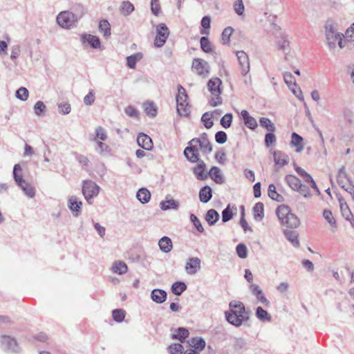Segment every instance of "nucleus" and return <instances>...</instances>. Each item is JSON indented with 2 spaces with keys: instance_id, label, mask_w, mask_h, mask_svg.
<instances>
[{
  "instance_id": "nucleus-1",
  "label": "nucleus",
  "mask_w": 354,
  "mask_h": 354,
  "mask_svg": "<svg viewBox=\"0 0 354 354\" xmlns=\"http://www.w3.org/2000/svg\"><path fill=\"white\" fill-rule=\"evenodd\" d=\"M184 150V156L189 161H196L199 156L198 151L201 149L203 153H209L212 151V147L207 138V135L204 133L200 138L191 140Z\"/></svg>"
},
{
  "instance_id": "nucleus-2",
  "label": "nucleus",
  "mask_w": 354,
  "mask_h": 354,
  "mask_svg": "<svg viewBox=\"0 0 354 354\" xmlns=\"http://www.w3.org/2000/svg\"><path fill=\"white\" fill-rule=\"evenodd\" d=\"M230 311L225 313L227 321L235 326H240L249 319V314L245 311L243 304L238 301H232L230 304Z\"/></svg>"
},
{
  "instance_id": "nucleus-3",
  "label": "nucleus",
  "mask_w": 354,
  "mask_h": 354,
  "mask_svg": "<svg viewBox=\"0 0 354 354\" xmlns=\"http://www.w3.org/2000/svg\"><path fill=\"white\" fill-rule=\"evenodd\" d=\"M276 214L283 225L290 229L297 228L299 225V218L290 212L288 206L281 205L278 207Z\"/></svg>"
},
{
  "instance_id": "nucleus-4",
  "label": "nucleus",
  "mask_w": 354,
  "mask_h": 354,
  "mask_svg": "<svg viewBox=\"0 0 354 354\" xmlns=\"http://www.w3.org/2000/svg\"><path fill=\"white\" fill-rule=\"evenodd\" d=\"M22 168L19 164H16L13 168V177L15 181L23 190L24 193L29 198H33L35 195L34 188L28 183H26L21 175Z\"/></svg>"
},
{
  "instance_id": "nucleus-5",
  "label": "nucleus",
  "mask_w": 354,
  "mask_h": 354,
  "mask_svg": "<svg viewBox=\"0 0 354 354\" xmlns=\"http://www.w3.org/2000/svg\"><path fill=\"white\" fill-rule=\"evenodd\" d=\"M80 18L70 11H62L57 17V23L62 28L71 29L76 26Z\"/></svg>"
},
{
  "instance_id": "nucleus-6",
  "label": "nucleus",
  "mask_w": 354,
  "mask_h": 354,
  "mask_svg": "<svg viewBox=\"0 0 354 354\" xmlns=\"http://www.w3.org/2000/svg\"><path fill=\"white\" fill-rule=\"evenodd\" d=\"M100 192V187L91 180H84L82 185V194L86 201L91 204L93 198L97 196Z\"/></svg>"
},
{
  "instance_id": "nucleus-7",
  "label": "nucleus",
  "mask_w": 354,
  "mask_h": 354,
  "mask_svg": "<svg viewBox=\"0 0 354 354\" xmlns=\"http://www.w3.org/2000/svg\"><path fill=\"white\" fill-rule=\"evenodd\" d=\"M340 34L339 32H336L333 22L332 21H327L325 25V36L330 48H335L337 35Z\"/></svg>"
},
{
  "instance_id": "nucleus-8",
  "label": "nucleus",
  "mask_w": 354,
  "mask_h": 354,
  "mask_svg": "<svg viewBox=\"0 0 354 354\" xmlns=\"http://www.w3.org/2000/svg\"><path fill=\"white\" fill-rule=\"evenodd\" d=\"M0 344L2 349L11 353H19L20 348L14 337L9 335L0 336Z\"/></svg>"
},
{
  "instance_id": "nucleus-9",
  "label": "nucleus",
  "mask_w": 354,
  "mask_h": 354,
  "mask_svg": "<svg viewBox=\"0 0 354 354\" xmlns=\"http://www.w3.org/2000/svg\"><path fill=\"white\" fill-rule=\"evenodd\" d=\"M169 35V30L165 24H160L156 26V36L154 40V45L162 47L166 42Z\"/></svg>"
},
{
  "instance_id": "nucleus-10",
  "label": "nucleus",
  "mask_w": 354,
  "mask_h": 354,
  "mask_svg": "<svg viewBox=\"0 0 354 354\" xmlns=\"http://www.w3.org/2000/svg\"><path fill=\"white\" fill-rule=\"evenodd\" d=\"M209 64L202 59H194L192 62V70L203 77L209 75Z\"/></svg>"
},
{
  "instance_id": "nucleus-11",
  "label": "nucleus",
  "mask_w": 354,
  "mask_h": 354,
  "mask_svg": "<svg viewBox=\"0 0 354 354\" xmlns=\"http://www.w3.org/2000/svg\"><path fill=\"white\" fill-rule=\"evenodd\" d=\"M190 162H196L197 165L196 167L192 168V171L195 174L196 178L199 180H203L207 178L208 173H205L207 167L205 162L199 158L198 156V160L196 161H189Z\"/></svg>"
},
{
  "instance_id": "nucleus-12",
  "label": "nucleus",
  "mask_w": 354,
  "mask_h": 354,
  "mask_svg": "<svg viewBox=\"0 0 354 354\" xmlns=\"http://www.w3.org/2000/svg\"><path fill=\"white\" fill-rule=\"evenodd\" d=\"M236 55L240 65L241 73L243 75H246L250 70L249 57L243 50L236 52Z\"/></svg>"
},
{
  "instance_id": "nucleus-13",
  "label": "nucleus",
  "mask_w": 354,
  "mask_h": 354,
  "mask_svg": "<svg viewBox=\"0 0 354 354\" xmlns=\"http://www.w3.org/2000/svg\"><path fill=\"white\" fill-rule=\"evenodd\" d=\"M201 264L198 257L189 258L185 266V272L190 275L195 274L201 269Z\"/></svg>"
},
{
  "instance_id": "nucleus-14",
  "label": "nucleus",
  "mask_w": 354,
  "mask_h": 354,
  "mask_svg": "<svg viewBox=\"0 0 354 354\" xmlns=\"http://www.w3.org/2000/svg\"><path fill=\"white\" fill-rule=\"evenodd\" d=\"M82 202L76 196H71L68 199V207L71 211L73 216L77 217L81 214Z\"/></svg>"
},
{
  "instance_id": "nucleus-15",
  "label": "nucleus",
  "mask_w": 354,
  "mask_h": 354,
  "mask_svg": "<svg viewBox=\"0 0 354 354\" xmlns=\"http://www.w3.org/2000/svg\"><path fill=\"white\" fill-rule=\"evenodd\" d=\"M338 185L346 191L348 186H353L351 183V180L347 176L344 167H342L339 170L337 176Z\"/></svg>"
},
{
  "instance_id": "nucleus-16",
  "label": "nucleus",
  "mask_w": 354,
  "mask_h": 354,
  "mask_svg": "<svg viewBox=\"0 0 354 354\" xmlns=\"http://www.w3.org/2000/svg\"><path fill=\"white\" fill-rule=\"evenodd\" d=\"M138 145L145 150H151L153 147L152 140L145 133H140L137 138Z\"/></svg>"
},
{
  "instance_id": "nucleus-17",
  "label": "nucleus",
  "mask_w": 354,
  "mask_h": 354,
  "mask_svg": "<svg viewBox=\"0 0 354 354\" xmlns=\"http://www.w3.org/2000/svg\"><path fill=\"white\" fill-rule=\"evenodd\" d=\"M207 175L217 184H223L225 182V178L221 169L217 167H212Z\"/></svg>"
},
{
  "instance_id": "nucleus-18",
  "label": "nucleus",
  "mask_w": 354,
  "mask_h": 354,
  "mask_svg": "<svg viewBox=\"0 0 354 354\" xmlns=\"http://www.w3.org/2000/svg\"><path fill=\"white\" fill-rule=\"evenodd\" d=\"M222 82L221 80L218 78H212L209 80L207 83V88L209 92L212 95H218L221 94V85Z\"/></svg>"
},
{
  "instance_id": "nucleus-19",
  "label": "nucleus",
  "mask_w": 354,
  "mask_h": 354,
  "mask_svg": "<svg viewBox=\"0 0 354 354\" xmlns=\"http://www.w3.org/2000/svg\"><path fill=\"white\" fill-rule=\"evenodd\" d=\"M167 294L162 289H154L151 292V299L156 304H162L166 301Z\"/></svg>"
},
{
  "instance_id": "nucleus-20",
  "label": "nucleus",
  "mask_w": 354,
  "mask_h": 354,
  "mask_svg": "<svg viewBox=\"0 0 354 354\" xmlns=\"http://www.w3.org/2000/svg\"><path fill=\"white\" fill-rule=\"evenodd\" d=\"M273 157L276 165L284 166L288 165L289 162L288 156L281 151H274Z\"/></svg>"
},
{
  "instance_id": "nucleus-21",
  "label": "nucleus",
  "mask_w": 354,
  "mask_h": 354,
  "mask_svg": "<svg viewBox=\"0 0 354 354\" xmlns=\"http://www.w3.org/2000/svg\"><path fill=\"white\" fill-rule=\"evenodd\" d=\"M179 207V203L173 198L169 199V196L166 197V200L161 201L160 207L162 210L166 211L169 209H177Z\"/></svg>"
},
{
  "instance_id": "nucleus-22",
  "label": "nucleus",
  "mask_w": 354,
  "mask_h": 354,
  "mask_svg": "<svg viewBox=\"0 0 354 354\" xmlns=\"http://www.w3.org/2000/svg\"><path fill=\"white\" fill-rule=\"evenodd\" d=\"M291 138L292 140L290 145L292 147H296V152L300 153L302 151L304 147L303 144V138L295 132L292 133Z\"/></svg>"
},
{
  "instance_id": "nucleus-23",
  "label": "nucleus",
  "mask_w": 354,
  "mask_h": 354,
  "mask_svg": "<svg viewBox=\"0 0 354 354\" xmlns=\"http://www.w3.org/2000/svg\"><path fill=\"white\" fill-rule=\"evenodd\" d=\"M81 40L82 43L88 42L94 48H97L100 46V39L95 35L84 34L82 35Z\"/></svg>"
},
{
  "instance_id": "nucleus-24",
  "label": "nucleus",
  "mask_w": 354,
  "mask_h": 354,
  "mask_svg": "<svg viewBox=\"0 0 354 354\" xmlns=\"http://www.w3.org/2000/svg\"><path fill=\"white\" fill-rule=\"evenodd\" d=\"M158 245L160 250L165 253L169 252L173 248L172 241L168 236L162 237L158 241Z\"/></svg>"
},
{
  "instance_id": "nucleus-25",
  "label": "nucleus",
  "mask_w": 354,
  "mask_h": 354,
  "mask_svg": "<svg viewBox=\"0 0 354 354\" xmlns=\"http://www.w3.org/2000/svg\"><path fill=\"white\" fill-rule=\"evenodd\" d=\"M212 197V191L209 186L205 185L199 191V198L201 202L206 203L210 201Z\"/></svg>"
},
{
  "instance_id": "nucleus-26",
  "label": "nucleus",
  "mask_w": 354,
  "mask_h": 354,
  "mask_svg": "<svg viewBox=\"0 0 354 354\" xmlns=\"http://www.w3.org/2000/svg\"><path fill=\"white\" fill-rule=\"evenodd\" d=\"M241 115L244 120L245 124L251 129H254L257 127V120L250 115L246 110H243Z\"/></svg>"
},
{
  "instance_id": "nucleus-27",
  "label": "nucleus",
  "mask_w": 354,
  "mask_h": 354,
  "mask_svg": "<svg viewBox=\"0 0 354 354\" xmlns=\"http://www.w3.org/2000/svg\"><path fill=\"white\" fill-rule=\"evenodd\" d=\"M111 270L115 274H123L127 272L128 267L124 261H117L113 263Z\"/></svg>"
},
{
  "instance_id": "nucleus-28",
  "label": "nucleus",
  "mask_w": 354,
  "mask_h": 354,
  "mask_svg": "<svg viewBox=\"0 0 354 354\" xmlns=\"http://www.w3.org/2000/svg\"><path fill=\"white\" fill-rule=\"evenodd\" d=\"M286 238L295 246L298 247L299 242L298 240V233L292 230H284L283 231Z\"/></svg>"
},
{
  "instance_id": "nucleus-29",
  "label": "nucleus",
  "mask_w": 354,
  "mask_h": 354,
  "mask_svg": "<svg viewBox=\"0 0 354 354\" xmlns=\"http://www.w3.org/2000/svg\"><path fill=\"white\" fill-rule=\"evenodd\" d=\"M277 48L284 53V58L288 60V53L289 50V41L286 37H281V39L277 42Z\"/></svg>"
},
{
  "instance_id": "nucleus-30",
  "label": "nucleus",
  "mask_w": 354,
  "mask_h": 354,
  "mask_svg": "<svg viewBox=\"0 0 354 354\" xmlns=\"http://www.w3.org/2000/svg\"><path fill=\"white\" fill-rule=\"evenodd\" d=\"M135 10L134 6L129 1H124L120 6V13L127 17Z\"/></svg>"
},
{
  "instance_id": "nucleus-31",
  "label": "nucleus",
  "mask_w": 354,
  "mask_h": 354,
  "mask_svg": "<svg viewBox=\"0 0 354 354\" xmlns=\"http://www.w3.org/2000/svg\"><path fill=\"white\" fill-rule=\"evenodd\" d=\"M136 198L142 204L147 203L151 198V193L146 188H140L136 194Z\"/></svg>"
},
{
  "instance_id": "nucleus-32",
  "label": "nucleus",
  "mask_w": 354,
  "mask_h": 354,
  "mask_svg": "<svg viewBox=\"0 0 354 354\" xmlns=\"http://www.w3.org/2000/svg\"><path fill=\"white\" fill-rule=\"evenodd\" d=\"M218 213L214 209L208 210L205 215V220L209 225H214L219 219Z\"/></svg>"
},
{
  "instance_id": "nucleus-33",
  "label": "nucleus",
  "mask_w": 354,
  "mask_h": 354,
  "mask_svg": "<svg viewBox=\"0 0 354 354\" xmlns=\"http://www.w3.org/2000/svg\"><path fill=\"white\" fill-rule=\"evenodd\" d=\"M189 345L194 348V350L198 351H202L205 346V342L201 337H194L190 339Z\"/></svg>"
},
{
  "instance_id": "nucleus-34",
  "label": "nucleus",
  "mask_w": 354,
  "mask_h": 354,
  "mask_svg": "<svg viewBox=\"0 0 354 354\" xmlns=\"http://www.w3.org/2000/svg\"><path fill=\"white\" fill-rule=\"evenodd\" d=\"M255 315L261 322H270L272 319L270 315L261 306L256 308Z\"/></svg>"
},
{
  "instance_id": "nucleus-35",
  "label": "nucleus",
  "mask_w": 354,
  "mask_h": 354,
  "mask_svg": "<svg viewBox=\"0 0 354 354\" xmlns=\"http://www.w3.org/2000/svg\"><path fill=\"white\" fill-rule=\"evenodd\" d=\"M285 180L288 186L294 191L298 189V186L300 185L301 180L299 178L294 175H287L285 177Z\"/></svg>"
},
{
  "instance_id": "nucleus-36",
  "label": "nucleus",
  "mask_w": 354,
  "mask_h": 354,
  "mask_svg": "<svg viewBox=\"0 0 354 354\" xmlns=\"http://www.w3.org/2000/svg\"><path fill=\"white\" fill-rule=\"evenodd\" d=\"M254 218L256 221H261L264 216L263 204L259 202L253 207Z\"/></svg>"
},
{
  "instance_id": "nucleus-37",
  "label": "nucleus",
  "mask_w": 354,
  "mask_h": 354,
  "mask_svg": "<svg viewBox=\"0 0 354 354\" xmlns=\"http://www.w3.org/2000/svg\"><path fill=\"white\" fill-rule=\"evenodd\" d=\"M99 30L105 37H109L111 35V25L106 19L100 21Z\"/></svg>"
},
{
  "instance_id": "nucleus-38",
  "label": "nucleus",
  "mask_w": 354,
  "mask_h": 354,
  "mask_svg": "<svg viewBox=\"0 0 354 354\" xmlns=\"http://www.w3.org/2000/svg\"><path fill=\"white\" fill-rule=\"evenodd\" d=\"M187 289V286L184 282L176 281L171 286V291L176 295H180Z\"/></svg>"
},
{
  "instance_id": "nucleus-39",
  "label": "nucleus",
  "mask_w": 354,
  "mask_h": 354,
  "mask_svg": "<svg viewBox=\"0 0 354 354\" xmlns=\"http://www.w3.org/2000/svg\"><path fill=\"white\" fill-rule=\"evenodd\" d=\"M189 333L187 328L180 327L176 330V333H174L171 337L172 339H177L180 342H183L188 337Z\"/></svg>"
},
{
  "instance_id": "nucleus-40",
  "label": "nucleus",
  "mask_w": 354,
  "mask_h": 354,
  "mask_svg": "<svg viewBox=\"0 0 354 354\" xmlns=\"http://www.w3.org/2000/svg\"><path fill=\"white\" fill-rule=\"evenodd\" d=\"M146 114L151 117H154L157 114L156 106L152 102H147L143 104Z\"/></svg>"
},
{
  "instance_id": "nucleus-41",
  "label": "nucleus",
  "mask_w": 354,
  "mask_h": 354,
  "mask_svg": "<svg viewBox=\"0 0 354 354\" xmlns=\"http://www.w3.org/2000/svg\"><path fill=\"white\" fill-rule=\"evenodd\" d=\"M268 192L269 197L272 200L278 202H281L283 201V196L277 192L274 185L270 184L268 186Z\"/></svg>"
},
{
  "instance_id": "nucleus-42",
  "label": "nucleus",
  "mask_w": 354,
  "mask_h": 354,
  "mask_svg": "<svg viewBox=\"0 0 354 354\" xmlns=\"http://www.w3.org/2000/svg\"><path fill=\"white\" fill-rule=\"evenodd\" d=\"M259 123L261 127L266 129L270 132H274L275 131L274 124L269 118L262 117L259 120Z\"/></svg>"
},
{
  "instance_id": "nucleus-43",
  "label": "nucleus",
  "mask_w": 354,
  "mask_h": 354,
  "mask_svg": "<svg viewBox=\"0 0 354 354\" xmlns=\"http://www.w3.org/2000/svg\"><path fill=\"white\" fill-rule=\"evenodd\" d=\"M234 32V29L231 26L226 27L221 35V39L223 44H230V37Z\"/></svg>"
},
{
  "instance_id": "nucleus-44",
  "label": "nucleus",
  "mask_w": 354,
  "mask_h": 354,
  "mask_svg": "<svg viewBox=\"0 0 354 354\" xmlns=\"http://www.w3.org/2000/svg\"><path fill=\"white\" fill-rule=\"evenodd\" d=\"M200 43L201 48L203 51L207 53L212 52V44L207 37H202L201 38Z\"/></svg>"
},
{
  "instance_id": "nucleus-45",
  "label": "nucleus",
  "mask_w": 354,
  "mask_h": 354,
  "mask_svg": "<svg viewBox=\"0 0 354 354\" xmlns=\"http://www.w3.org/2000/svg\"><path fill=\"white\" fill-rule=\"evenodd\" d=\"M142 58V55L140 53L134 54L127 57V66L130 68H134L137 62H138Z\"/></svg>"
},
{
  "instance_id": "nucleus-46",
  "label": "nucleus",
  "mask_w": 354,
  "mask_h": 354,
  "mask_svg": "<svg viewBox=\"0 0 354 354\" xmlns=\"http://www.w3.org/2000/svg\"><path fill=\"white\" fill-rule=\"evenodd\" d=\"M323 216L324 219L332 227H337L335 219L334 218L331 211L324 209L323 212Z\"/></svg>"
},
{
  "instance_id": "nucleus-47",
  "label": "nucleus",
  "mask_w": 354,
  "mask_h": 354,
  "mask_svg": "<svg viewBox=\"0 0 354 354\" xmlns=\"http://www.w3.org/2000/svg\"><path fill=\"white\" fill-rule=\"evenodd\" d=\"M234 12L239 15L242 16L244 14L245 6L243 0H236L233 3Z\"/></svg>"
},
{
  "instance_id": "nucleus-48",
  "label": "nucleus",
  "mask_w": 354,
  "mask_h": 354,
  "mask_svg": "<svg viewBox=\"0 0 354 354\" xmlns=\"http://www.w3.org/2000/svg\"><path fill=\"white\" fill-rule=\"evenodd\" d=\"M187 102H177L176 109L177 112L181 116H187L189 113V108H187Z\"/></svg>"
},
{
  "instance_id": "nucleus-49",
  "label": "nucleus",
  "mask_w": 354,
  "mask_h": 354,
  "mask_svg": "<svg viewBox=\"0 0 354 354\" xmlns=\"http://www.w3.org/2000/svg\"><path fill=\"white\" fill-rule=\"evenodd\" d=\"M112 316L116 322H122L125 317V311L122 309H115L112 312Z\"/></svg>"
},
{
  "instance_id": "nucleus-50",
  "label": "nucleus",
  "mask_w": 354,
  "mask_h": 354,
  "mask_svg": "<svg viewBox=\"0 0 354 354\" xmlns=\"http://www.w3.org/2000/svg\"><path fill=\"white\" fill-rule=\"evenodd\" d=\"M212 113H209L208 112H206L203 115L201 120L203 122L205 128L210 129L213 126L214 123L212 120Z\"/></svg>"
},
{
  "instance_id": "nucleus-51",
  "label": "nucleus",
  "mask_w": 354,
  "mask_h": 354,
  "mask_svg": "<svg viewBox=\"0 0 354 354\" xmlns=\"http://www.w3.org/2000/svg\"><path fill=\"white\" fill-rule=\"evenodd\" d=\"M28 90L25 87L19 88L15 93V96L17 99L21 101H26L28 97Z\"/></svg>"
},
{
  "instance_id": "nucleus-52",
  "label": "nucleus",
  "mask_w": 354,
  "mask_h": 354,
  "mask_svg": "<svg viewBox=\"0 0 354 354\" xmlns=\"http://www.w3.org/2000/svg\"><path fill=\"white\" fill-rule=\"evenodd\" d=\"M283 80L288 87L296 86L297 83L295 77L290 72H285L283 73Z\"/></svg>"
},
{
  "instance_id": "nucleus-53",
  "label": "nucleus",
  "mask_w": 354,
  "mask_h": 354,
  "mask_svg": "<svg viewBox=\"0 0 354 354\" xmlns=\"http://www.w3.org/2000/svg\"><path fill=\"white\" fill-rule=\"evenodd\" d=\"M236 253L238 256L241 259H245L248 256V249L247 247L243 244L239 243L237 245L236 248Z\"/></svg>"
},
{
  "instance_id": "nucleus-54",
  "label": "nucleus",
  "mask_w": 354,
  "mask_h": 354,
  "mask_svg": "<svg viewBox=\"0 0 354 354\" xmlns=\"http://www.w3.org/2000/svg\"><path fill=\"white\" fill-rule=\"evenodd\" d=\"M95 133H96V137L94 138L95 141H97V139L102 140V141H104L107 139L106 132L104 130V129L102 128V127H97L95 129Z\"/></svg>"
},
{
  "instance_id": "nucleus-55",
  "label": "nucleus",
  "mask_w": 354,
  "mask_h": 354,
  "mask_svg": "<svg viewBox=\"0 0 354 354\" xmlns=\"http://www.w3.org/2000/svg\"><path fill=\"white\" fill-rule=\"evenodd\" d=\"M232 121V114L226 113L221 120V124L225 129L229 128L231 126Z\"/></svg>"
},
{
  "instance_id": "nucleus-56",
  "label": "nucleus",
  "mask_w": 354,
  "mask_h": 354,
  "mask_svg": "<svg viewBox=\"0 0 354 354\" xmlns=\"http://www.w3.org/2000/svg\"><path fill=\"white\" fill-rule=\"evenodd\" d=\"M295 191L298 192L305 198H310L312 196L308 187L305 185H303L301 183H300V185H299L298 189H296Z\"/></svg>"
},
{
  "instance_id": "nucleus-57",
  "label": "nucleus",
  "mask_w": 354,
  "mask_h": 354,
  "mask_svg": "<svg viewBox=\"0 0 354 354\" xmlns=\"http://www.w3.org/2000/svg\"><path fill=\"white\" fill-rule=\"evenodd\" d=\"M46 109V105L41 101H38L35 103L34 106V111L35 115L39 116L44 113Z\"/></svg>"
},
{
  "instance_id": "nucleus-58",
  "label": "nucleus",
  "mask_w": 354,
  "mask_h": 354,
  "mask_svg": "<svg viewBox=\"0 0 354 354\" xmlns=\"http://www.w3.org/2000/svg\"><path fill=\"white\" fill-rule=\"evenodd\" d=\"M233 217V214L230 209V205L227 206L222 212V221L223 223H226L231 220Z\"/></svg>"
},
{
  "instance_id": "nucleus-59",
  "label": "nucleus",
  "mask_w": 354,
  "mask_h": 354,
  "mask_svg": "<svg viewBox=\"0 0 354 354\" xmlns=\"http://www.w3.org/2000/svg\"><path fill=\"white\" fill-rule=\"evenodd\" d=\"M342 216L348 221H351L353 218V214L351 213L348 205H343L339 207Z\"/></svg>"
},
{
  "instance_id": "nucleus-60",
  "label": "nucleus",
  "mask_w": 354,
  "mask_h": 354,
  "mask_svg": "<svg viewBox=\"0 0 354 354\" xmlns=\"http://www.w3.org/2000/svg\"><path fill=\"white\" fill-rule=\"evenodd\" d=\"M190 220H191L192 223H193V225L196 228V230L199 232H204V228H203L201 221H199V219L197 218L196 216H195L194 214H192L190 215Z\"/></svg>"
},
{
  "instance_id": "nucleus-61",
  "label": "nucleus",
  "mask_w": 354,
  "mask_h": 354,
  "mask_svg": "<svg viewBox=\"0 0 354 354\" xmlns=\"http://www.w3.org/2000/svg\"><path fill=\"white\" fill-rule=\"evenodd\" d=\"M171 354H184L183 346L180 344H174L169 346Z\"/></svg>"
},
{
  "instance_id": "nucleus-62",
  "label": "nucleus",
  "mask_w": 354,
  "mask_h": 354,
  "mask_svg": "<svg viewBox=\"0 0 354 354\" xmlns=\"http://www.w3.org/2000/svg\"><path fill=\"white\" fill-rule=\"evenodd\" d=\"M95 93L93 90H91L84 97V103L87 106L93 104L95 99Z\"/></svg>"
},
{
  "instance_id": "nucleus-63",
  "label": "nucleus",
  "mask_w": 354,
  "mask_h": 354,
  "mask_svg": "<svg viewBox=\"0 0 354 354\" xmlns=\"http://www.w3.org/2000/svg\"><path fill=\"white\" fill-rule=\"evenodd\" d=\"M97 144L96 151L100 154H103L104 153H106L109 151V147L107 145L103 143L102 141L97 140L95 141Z\"/></svg>"
},
{
  "instance_id": "nucleus-64",
  "label": "nucleus",
  "mask_w": 354,
  "mask_h": 354,
  "mask_svg": "<svg viewBox=\"0 0 354 354\" xmlns=\"http://www.w3.org/2000/svg\"><path fill=\"white\" fill-rule=\"evenodd\" d=\"M276 142V136L272 132L268 133L265 136V145L269 147Z\"/></svg>"
}]
</instances>
